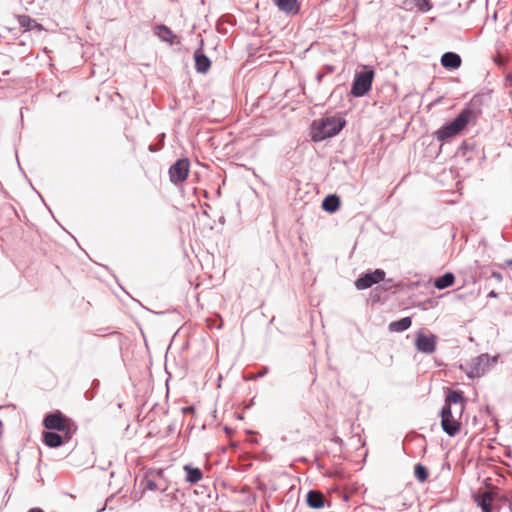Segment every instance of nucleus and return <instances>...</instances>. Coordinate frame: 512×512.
Listing matches in <instances>:
<instances>
[{"label": "nucleus", "mask_w": 512, "mask_h": 512, "mask_svg": "<svg viewBox=\"0 0 512 512\" xmlns=\"http://www.w3.org/2000/svg\"><path fill=\"white\" fill-rule=\"evenodd\" d=\"M384 277L385 272L381 269H376L375 271L358 278L355 282V286L358 290H364L371 287L373 284L380 282Z\"/></svg>", "instance_id": "1a4fd4ad"}, {"label": "nucleus", "mask_w": 512, "mask_h": 512, "mask_svg": "<svg viewBox=\"0 0 512 512\" xmlns=\"http://www.w3.org/2000/svg\"><path fill=\"white\" fill-rule=\"evenodd\" d=\"M373 77V70H366L356 73L351 89L353 96H364L371 89Z\"/></svg>", "instance_id": "20e7f679"}, {"label": "nucleus", "mask_w": 512, "mask_h": 512, "mask_svg": "<svg viewBox=\"0 0 512 512\" xmlns=\"http://www.w3.org/2000/svg\"><path fill=\"white\" fill-rule=\"evenodd\" d=\"M189 161L187 159L177 160L169 169L170 180L174 184L182 183L189 173Z\"/></svg>", "instance_id": "0eeeda50"}, {"label": "nucleus", "mask_w": 512, "mask_h": 512, "mask_svg": "<svg viewBox=\"0 0 512 512\" xmlns=\"http://www.w3.org/2000/svg\"><path fill=\"white\" fill-rule=\"evenodd\" d=\"M277 8L284 13H297L299 11L298 0H273Z\"/></svg>", "instance_id": "ddd939ff"}, {"label": "nucleus", "mask_w": 512, "mask_h": 512, "mask_svg": "<svg viewBox=\"0 0 512 512\" xmlns=\"http://www.w3.org/2000/svg\"><path fill=\"white\" fill-rule=\"evenodd\" d=\"M441 64L448 69H457L461 65V58L453 52H446L441 57Z\"/></svg>", "instance_id": "f8f14e48"}, {"label": "nucleus", "mask_w": 512, "mask_h": 512, "mask_svg": "<svg viewBox=\"0 0 512 512\" xmlns=\"http://www.w3.org/2000/svg\"><path fill=\"white\" fill-rule=\"evenodd\" d=\"M145 487L147 489H149V490H156L157 489V484L154 481H152V480H147Z\"/></svg>", "instance_id": "393cba45"}, {"label": "nucleus", "mask_w": 512, "mask_h": 512, "mask_svg": "<svg viewBox=\"0 0 512 512\" xmlns=\"http://www.w3.org/2000/svg\"><path fill=\"white\" fill-rule=\"evenodd\" d=\"M488 296L492 298H497L498 294L494 290H492L491 292H489Z\"/></svg>", "instance_id": "bb28decb"}, {"label": "nucleus", "mask_w": 512, "mask_h": 512, "mask_svg": "<svg viewBox=\"0 0 512 512\" xmlns=\"http://www.w3.org/2000/svg\"><path fill=\"white\" fill-rule=\"evenodd\" d=\"M43 437L45 444L52 448L59 447L63 442L62 437L56 432H44Z\"/></svg>", "instance_id": "6ab92c4d"}, {"label": "nucleus", "mask_w": 512, "mask_h": 512, "mask_svg": "<svg viewBox=\"0 0 512 512\" xmlns=\"http://www.w3.org/2000/svg\"><path fill=\"white\" fill-rule=\"evenodd\" d=\"M436 342L437 337L435 335H427L420 331L415 338V347L421 353L431 354L436 349Z\"/></svg>", "instance_id": "6e6552de"}, {"label": "nucleus", "mask_w": 512, "mask_h": 512, "mask_svg": "<svg viewBox=\"0 0 512 512\" xmlns=\"http://www.w3.org/2000/svg\"><path fill=\"white\" fill-rule=\"evenodd\" d=\"M412 324L410 317H404L398 321H393L389 324V330L391 332H402L407 330Z\"/></svg>", "instance_id": "a211bd4d"}, {"label": "nucleus", "mask_w": 512, "mask_h": 512, "mask_svg": "<svg viewBox=\"0 0 512 512\" xmlns=\"http://www.w3.org/2000/svg\"><path fill=\"white\" fill-rule=\"evenodd\" d=\"M184 471L186 472V481L195 484L202 479V472L198 468H193L190 465L184 466Z\"/></svg>", "instance_id": "f3484780"}, {"label": "nucleus", "mask_w": 512, "mask_h": 512, "mask_svg": "<svg viewBox=\"0 0 512 512\" xmlns=\"http://www.w3.org/2000/svg\"><path fill=\"white\" fill-rule=\"evenodd\" d=\"M506 265L512 269V260H507Z\"/></svg>", "instance_id": "c85d7f7f"}, {"label": "nucleus", "mask_w": 512, "mask_h": 512, "mask_svg": "<svg viewBox=\"0 0 512 512\" xmlns=\"http://www.w3.org/2000/svg\"><path fill=\"white\" fill-rule=\"evenodd\" d=\"M157 35L161 40L168 42V43H173V40H172L173 35H172L171 30L168 27H166L164 25L158 26Z\"/></svg>", "instance_id": "4be33fe9"}, {"label": "nucleus", "mask_w": 512, "mask_h": 512, "mask_svg": "<svg viewBox=\"0 0 512 512\" xmlns=\"http://www.w3.org/2000/svg\"><path fill=\"white\" fill-rule=\"evenodd\" d=\"M307 503L312 508H322L324 506V496L317 491H310L307 494Z\"/></svg>", "instance_id": "2eb2a0df"}, {"label": "nucleus", "mask_w": 512, "mask_h": 512, "mask_svg": "<svg viewBox=\"0 0 512 512\" xmlns=\"http://www.w3.org/2000/svg\"><path fill=\"white\" fill-rule=\"evenodd\" d=\"M401 7L407 11L418 9L421 12H428L432 6L429 0H402Z\"/></svg>", "instance_id": "9d476101"}, {"label": "nucleus", "mask_w": 512, "mask_h": 512, "mask_svg": "<svg viewBox=\"0 0 512 512\" xmlns=\"http://www.w3.org/2000/svg\"><path fill=\"white\" fill-rule=\"evenodd\" d=\"M19 24L21 25V27L25 28V30H27V31H30V30L41 31L42 30V26L40 24L36 23L33 19H31L28 16H24V15L20 16Z\"/></svg>", "instance_id": "412c9836"}, {"label": "nucleus", "mask_w": 512, "mask_h": 512, "mask_svg": "<svg viewBox=\"0 0 512 512\" xmlns=\"http://www.w3.org/2000/svg\"><path fill=\"white\" fill-rule=\"evenodd\" d=\"M441 426L443 431L449 436H454L459 431L460 424L452 415L449 405H444L441 410Z\"/></svg>", "instance_id": "423d86ee"}, {"label": "nucleus", "mask_w": 512, "mask_h": 512, "mask_svg": "<svg viewBox=\"0 0 512 512\" xmlns=\"http://www.w3.org/2000/svg\"><path fill=\"white\" fill-rule=\"evenodd\" d=\"M414 474H415V477L420 481V482H424L427 477H428V472L426 470V468L421 465V464H417L414 468Z\"/></svg>", "instance_id": "5701e85b"}, {"label": "nucleus", "mask_w": 512, "mask_h": 512, "mask_svg": "<svg viewBox=\"0 0 512 512\" xmlns=\"http://www.w3.org/2000/svg\"><path fill=\"white\" fill-rule=\"evenodd\" d=\"M461 394H459L458 392H451L447 397H446V404L445 405H451L452 403L453 404H459L461 402Z\"/></svg>", "instance_id": "b1692460"}, {"label": "nucleus", "mask_w": 512, "mask_h": 512, "mask_svg": "<svg viewBox=\"0 0 512 512\" xmlns=\"http://www.w3.org/2000/svg\"><path fill=\"white\" fill-rule=\"evenodd\" d=\"M491 276L498 282H501L503 280L502 275L499 272L494 271L492 272Z\"/></svg>", "instance_id": "a878e982"}, {"label": "nucleus", "mask_w": 512, "mask_h": 512, "mask_svg": "<svg viewBox=\"0 0 512 512\" xmlns=\"http://www.w3.org/2000/svg\"><path fill=\"white\" fill-rule=\"evenodd\" d=\"M455 277L452 273L447 272L444 275L438 277L434 281V286L439 289H445L447 287H450L454 283Z\"/></svg>", "instance_id": "dca6fc26"}, {"label": "nucleus", "mask_w": 512, "mask_h": 512, "mask_svg": "<svg viewBox=\"0 0 512 512\" xmlns=\"http://www.w3.org/2000/svg\"><path fill=\"white\" fill-rule=\"evenodd\" d=\"M43 423L46 429L66 431L67 438H70V436H68L70 426L69 420L66 417H64L61 412H56L47 415Z\"/></svg>", "instance_id": "39448f33"}, {"label": "nucleus", "mask_w": 512, "mask_h": 512, "mask_svg": "<svg viewBox=\"0 0 512 512\" xmlns=\"http://www.w3.org/2000/svg\"><path fill=\"white\" fill-rule=\"evenodd\" d=\"M28 512H44V511L40 508H32Z\"/></svg>", "instance_id": "cd10ccee"}, {"label": "nucleus", "mask_w": 512, "mask_h": 512, "mask_svg": "<svg viewBox=\"0 0 512 512\" xmlns=\"http://www.w3.org/2000/svg\"><path fill=\"white\" fill-rule=\"evenodd\" d=\"M340 205L339 198L336 195H328L322 202V208L327 212H335Z\"/></svg>", "instance_id": "aec40b11"}, {"label": "nucleus", "mask_w": 512, "mask_h": 512, "mask_svg": "<svg viewBox=\"0 0 512 512\" xmlns=\"http://www.w3.org/2000/svg\"><path fill=\"white\" fill-rule=\"evenodd\" d=\"M194 59H195V68H196L197 72L206 73L209 70V68L211 66V62L206 55H204L200 51H196L194 54Z\"/></svg>", "instance_id": "4468645a"}, {"label": "nucleus", "mask_w": 512, "mask_h": 512, "mask_svg": "<svg viewBox=\"0 0 512 512\" xmlns=\"http://www.w3.org/2000/svg\"><path fill=\"white\" fill-rule=\"evenodd\" d=\"M345 125L341 117H326L314 120L311 126V137L313 141L319 142L338 134Z\"/></svg>", "instance_id": "f257e3e1"}, {"label": "nucleus", "mask_w": 512, "mask_h": 512, "mask_svg": "<svg viewBox=\"0 0 512 512\" xmlns=\"http://www.w3.org/2000/svg\"><path fill=\"white\" fill-rule=\"evenodd\" d=\"M474 117L471 108H465L453 121L442 126L437 132L438 140H446L454 137L472 120Z\"/></svg>", "instance_id": "7ed1b4c3"}, {"label": "nucleus", "mask_w": 512, "mask_h": 512, "mask_svg": "<svg viewBox=\"0 0 512 512\" xmlns=\"http://www.w3.org/2000/svg\"><path fill=\"white\" fill-rule=\"evenodd\" d=\"M494 499V494L491 491H485L475 497V501L479 507H481L483 512H491L492 511V501Z\"/></svg>", "instance_id": "9b49d317"}, {"label": "nucleus", "mask_w": 512, "mask_h": 512, "mask_svg": "<svg viewBox=\"0 0 512 512\" xmlns=\"http://www.w3.org/2000/svg\"><path fill=\"white\" fill-rule=\"evenodd\" d=\"M500 355L490 356L487 353L471 359L465 366V372L469 378H479L490 371L498 362Z\"/></svg>", "instance_id": "f03ea898"}]
</instances>
